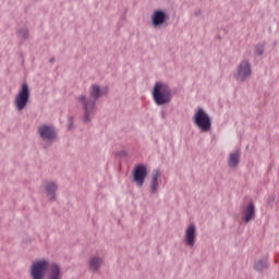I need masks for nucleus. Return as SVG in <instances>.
Instances as JSON below:
<instances>
[{
  "instance_id": "f257e3e1",
  "label": "nucleus",
  "mask_w": 279,
  "mask_h": 279,
  "mask_svg": "<svg viewBox=\"0 0 279 279\" xmlns=\"http://www.w3.org/2000/svg\"><path fill=\"white\" fill-rule=\"evenodd\" d=\"M89 97L81 95L77 97L78 106L83 108V122L90 123L95 117L96 108L95 104L97 99H101V97H106L108 95V87H100L97 84H94L89 88Z\"/></svg>"
},
{
  "instance_id": "f03ea898",
  "label": "nucleus",
  "mask_w": 279,
  "mask_h": 279,
  "mask_svg": "<svg viewBox=\"0 0 279 279\" xmlns=\"http://www.w3.org/2000/svg\"><path fill=\"white\" fill-rule=\"evenodd\" d=\"M151 97L156 106H167V104H171L173 94L167 83L156 82L151 88Z\"/></svg>"
},
{
  "instance_id": "7ed1b4c3",
  "label": "nucleus",
  "mask_w": 279,
  "mask_h": 279,
  "mask_svg": "<svg viewBox=\"0 0 279 279\" xmlns=\"http://www.w3.org/2000/svg\"><path fill=\"white\" fill-rule=\"evenodd\" d=\"M193 123L201 130V132H210L213 128V122L210 121V116L202 108H197L194 111Z\"/></svg>"
},
{
  "instance_id": "20e7f679",
  "label": "nucleus",
  "mask_w": 279,
  "mask_h": 279,
  "mask_svg": "<svg viewBox=\"0 0 279 279\" xmlns=\"http://www.w3.org/2000/svg\"><path fill=\"white\" fill-rule=\"evenodd\" d=\"M27 104H29V85L23 83L15 95L13 105L17 112H23L27 108Z\"/></svg>"
},
{
  "instance_id": "39448f33",
  "label": "nucleus",
  "mask_w": 279,
  "mask_h": 279,
  "mask_svg": "<svg viewBox=\"0 0 279 279\" xmlns=\"http://www.w3.org/2000/svg\"><path fill=\"white\" fill-rule=\"evenodd\" d=\"M233 77L236 82L240 83H243L248 80V77H252V65L250 64V61L247 59L242 60L238 64Z\"/></svg>"
},
{
  "instance_id": "423d86ee",
  "label": "nucleus",
  "mask_w": 279,
  "mask_h": 279,
  "mask_svg": "<svg viewBox=\"0 0 279 279\" xmlns=\"http://www.w3.org/2000/svg\"><path fill=\"white\" fill-rule=\"evenodd\" d=\"M49 268V263L47 260H39L32 265L31 267V278L33 279H45V274Z\"/></svg>"
},
{
  "instance_id": "0eeeda50",
  "label": "nucleus",
  "mask_w": 279,
  "mask_h": 279,
  "mask_svg": "<svg viewBox=\"0 0 279 279\" xmlns=\"http://www.w3.org/2000/svg\"><path fill=\"white\" fill-rule=\"evenodd\" d=\"M37 132L40 138L47 143H53L57 136L56 128L52 125L43 124L38 128Z\"/></svg>"
},
{
  "instance_id": "6e6552de",
  "label": "nucleus",
  "mask_w": 279,
  "mask_h": 279,
  "mask_svg": "<svg viewBox=\"0 0 279 279\" xmlns=\"http://www.w3.org/2000/svg\"><path fill=\"white\" fill-rule=\"evenodd\" d=\"M150 21L153 27H162L169 21V14L162 10H155L150 16Z\"/></svg>"
},
{
  "instance_id": "1a4fd4ad",
  "label": "nucleus",
  "mask_w": 279,
  "mask_h": 279,
  "mask_svg": "<svg viewBox=\"0 0 279 279\" xmlns=\"http://www.w3.org/2000/svg\"><path fill=\"white\" fill-rule=\"evenodd\" d=\"M239 162H241V150L236 149L229 154L228 166L230 169H236Z\"/></svg>"
},
{
  "instance_id": "9d476101",
  "label": "nucleus",
  "mask_w": 279,
  "mask_h": 279,
  "mask_svg": "<svg viewBox=\"0 0 279 279\" xmlns=\"http://www.w3.org/2000/svg\"><path fill=\"white\" fill-rule=\"evenodd\" d=\"M185 243L193 247L195 245V225H190L185 230Z\"/></svg>"
},
{
  "instance_id": "9b49d317",
  "label": "nucleus",
  "mask_w": 279,
  "mask_h": 279,
  "mask_svg": "<svg viewBox=\"0 0 279 279\" xmlns=\"http://www.w3.org/2000/svg\"><path fill=\"white\" fill-rule=\"evenodd\" d=\"M254 217V204L250 203L242 211V221H245V223H247L248 221H252Z\"/></svg>"
},
{
  "instance_id": "f8f14e48",
  "label": "nucleus",
  "mask_w": 279,
  "mask_h": 279,
  "mask_svg": "<svg viewBox=\"0 0 279 279\" xmlns=\"http://www.w3.org/2000/svg\"><path fill=\"white\" fill-rule=\"evenodd\" d=\"M48 279H62V270L60 266L51 264L48 266Z\"/></svg>"
},
{
  "instance_id": "ddd939ff",
  "label": "nucleus",
  "mask_w": 279,
  "mask_h": 279,
  "mask_svg": "<svg viewBox=\"0 0 279 279\" xmlns=\"http://www.w3.org/2000/svg\"><path fill=\"white\" fill-rule=\"evenodd\" d=\"M56 191H58V185L53 182H48L46 184V193L49 199H56Z\"/></svg>"
},
{
  "instance_id": "4468645a",
  "label": "nucleus",
  "mask_w": 279,
  "mask_h": 279,
  "mask_svg": "<svg viewBox=\"0 0 279 279\" xmlns=\"http://www.w3.org/2000/svg\"><path fill=\"white\" fill-rule=\"evenodd\" d=\"M101 265H104V259L99 257H92L89 260V269H92V271H97Z\"/></svg>"
},
{
  "instance_id": "2eb2a0df",
  "label": "nucleus",
  "mask_w": 279,
  "mask_h": 279,
  "mask_svg": "<svg viewBox=\"0 0 279 279\" xmlns=\"http://www.w3.org/2000/svg\"><path fill=\"white\" fill-rule=\"evenodd\" d=\"M133 175H147V166L137 165L133 169Z\"/></svg>"
},
{
  "instance_id": "dca6fc26",
  "label": "nucleus",
  "mask_w": 279,
  "mask_h": 279,
  "mask_svg": "<svg viewBox=\"0 0 279 279\" xmlns=\"http://www.w3.org/2000/svg\"><path fill=\"white\" fill-rule=\"evenodd\" d=\"M265 53V43H259L254 48V56H263Z\"/></svg>"
},
{
  "instance_id": "f3484780",
  "label": "nucleus",
  "mask_w": 279,
  "mask_h": 279,
  "mask_svg": "<svg viewBox=\"0 0 279 279\" xmlns=\"http://www.w3.org/2000/svg\"><path fill=\"white\" fill-rule=\"evenodd\" d=\"M254 269L256 271H263V269H267V260H259L255 264Z\"/></svg>"
},
{
  "instance_id": "a211bd4d",
  "label": "nucleus",
  "mask_w": 279,
  "mask_h": 279,
  "mask_svg": "<svg viewBox=\"0 0 279 279\" xmlns=\"http://www.w3.org/2000/svg\"><path fill=\"white\" fill-rule=\"evenodd\" d=\"M131 180H132V182H136L137 186H143V183L145 182V177L144 175H133Z\"/></svg>"
},
{
  "instance_id": "6ab92c4d",
  "label": "nucleus",
  "mask_w": 279,
  "mask_h": 279,
  "mask_svg": "<svg viewBox=\"0 0 279 279\" xmlns=\"http://www.w3.org/2000/svg\"><path fill=\"white\" fill-rule=\"evenodd\" d=\"M17 36L22 40H25L29 36V32L27 31V28H23V29L19 31Z\"/></svg>"
},
{
  "instance_id": "aec40b11",
  "label": "nucleus",
  "mask_w": 279,
  "mask_h": 279,
  "mask_svg": "<svg viewBox=\"0 0 279 279\" xmlns=\"http://www.w3.org/2000/svg\"><path fill=\"white\" fill-rule=\"evenodd\" d=\"M158 186V177H154L150 185V193H156Z\"/></svg>"
},
{
  "instance_id": "412c9836",
  "label": "nucleus",
  "mask_w": 279,
  "mask_h": 279,
  "mask_svg": "<svg viewBox=\"0 0 279 279\" xmlns=\"http://www.w3.org/2000/svg\"><path fill=\"white\" fill-rule=\"evenodd\" d=\"M75 126L73 125V118L69 119V123H68V130H73Z\"/></svg>"
},
{
  "instance_id": "4be33fe9",
  "label": "nucleus",
  "mask_w": 279,
  "mask_h": 279,
  "mask_svg": "<svg viewBox=\"0 0 279 279\" xmlns=\"http://www.w3.org/2000/svg\"><path fill=\"white\" fill-rule=\"evenodd\" d=\"M195 16H199V14H202V11H199V10H197V11H195Z\"/></svg>"
}]
</instances>
